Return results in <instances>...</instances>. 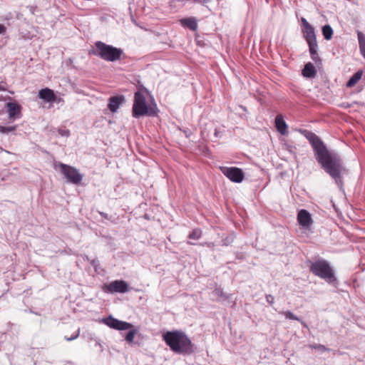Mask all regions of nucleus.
I'll return each instance as SVG.
<instances>
[{
  "mask_svg": "<svg viewBox=\"0 0 365 365\" xmlns=\"http://www.w3.org/2000/svg\"><path fill=\"white\" fill-rule=\"evenodd\" d=\"M302 74L307 78H313L316 76L317 71L312 63H307L304 69L302 70Z\"/></svg>",
  "mask_w": 365,
  "mask_h": 365,
  "instance_id": "nucleus-17",
  "label": "nucleus"
},
{
  "mask_svg": "<svg viewBox=\"0 0 365 365\" xmlns=\"http://www.w3.org/2000/svg\"><path fill=\"white\" fill-rule=\"evenodd\" d=\"M58 134L63 137H68L70 131L68 129H59Z\"/></svg>",
  "mask_w": 365,
  "mask_h": 365,
  "instance_id": "nucleus-28",
  "label": "nucleus"
},
{
  "mask_svg": "<svg viewBox=\"0 0 365 365\" xmlns=\"http://www.w3.org/2000/svg\"><path fill=\"white\" fill-rule=\"evenodd\" d=\"M7 112L10 119L19 118L21 106L16 103L9 102L6 104Z\"/></svg>",
  "mask_w": 365,
  "mask_h": 365,
  "instance_id": "nucleus-11",
  "label": "nucleus"
},
{
  "mask_svg": "<svg viewBox=\"0 0 365 365\" xmlns=\"http://www.w3.org/2000/svg\"><path fill=\"white\" fill-rule=\"evenodd\" d=\"M309 347L312 349H316L320 352H324L327 350V348L322 344H311Z\"/></svg>",
  "mask_w": 365,
  "mask_h": 365,
  "instance_id": "nucleus-25",
  "label": "nucleus"
},
{
  "mask_svg": "<svg viewBox=\"0 0 365 365\" xmlns=\"http://www.w3.org/2000/svg\"><path fill=\"white\" fill-rule=\"evenodd\" d=\"M302 31L304 37L305 38L307 43L317 41L314 29L312 26L306 29L303 28Z\"/></svg>",
  "mask_w": 365,
  "mask_h": 365,
  "instance_id": "nucleus-16",
  "label": "nucleus"
},
{
  "mask_svg": "<svg viewBox=\"0 0 365 365\" xmlns=\"http://www.w3.org/2000/svg\"><path fill=\"white\" fill-rule=\"evenodd\" d=\"M301 21L302 23V25H303V28H307L309 26H310L311 25L309 24V23L304 19V18H302L301 19Z\"/></svg>",
  "mask_w": 365,
  "mask_h": 365,
  "instance_id": "nucleus-29",
  "label": "nucleus"
},
{
  "mask_svg": "<svg viewBox=\"0 0 365 365\" xmlns=\"http://www.w3.org/2000/svg\"><path fill=\"white\" fill-rule=\"evenodd\" d=\"M182 25L187 26L191 30H195L197 27V22L193 18H187L180 20Z\"/></svg>",
  "mask_w": 365,
  "mask_h": 365,
  "instance_id": "nucleus-18",
  "label": "nucleus"
},
{
  "mask_svg": "<svg viewBox=\"0 0 365 365\" xmlns=\"http://www.w3.org/2000/svg\"><path fill=\"white\" fill-rule=\"evenodd\" d=\"M210 0H195V2L196 3H199V4H205L208 2H210Z\"/></svg>",
  "mask_w": 365,
  "mask_h": 365,
  "instance_id": "nucleus-32",
  "label": "nucleus"
},
{
  "mask_svg": "<svg viewBox=\"0 0 365 365\" xmlns=\"http://www.w3.org/2000/svg\"><path fill=\"white\" fill-rule=\"evenodd\" d=\"M124 97L123 96H115L110 98V102L108 103V108L112 112H115L119 107L124 103Z\"/></svg>",
  "mask_w": 365,
  "mask_h": 365,
  "instance_id": "nucleus-14",
  "label": "nucleus"
},
{
  "mask_svg": "<svg viewBox=\"0 0 365 365\" xmlns=\"http://www.w3.org/2000/svg\"><path fill=\"white\" fill-rule=\"evenodd\" d=\"M297 221L299 225L306 230H309L313 224L311 215L306 210H301L299 211L297 215Z\"/></svg>",
  "mask_w": 365,
  "mask_h": 365,
  "instance_id": "nucleus-10",
  "label": "nucleus"
},
{
  "mask_svg": "<svg viewBox=\"0 0 365 365\" xmlns=\"http://www.w3.org/2000/svg\"><path fill=\"white\" fill-rule=\"evenodd\" d=\"M79 332H80V329H79V328H78L76 329L74 335L71 336H65V339L67 340V341H72V340L76 339L78 336Z\"/></svg>",
  "mask_w": 365,
  "mask_h": 365,
  "instance_id": "nucleus-27",
  "label": "nucleus"
},
{
  "mask_svg": "<svg viewBox=\"0 0 365 365\" xmlns=\"http://www.w3.org/2000/svg\"><path fill=\"white\" fill-rule=\"evenodd\" d=\"M16 126H3V125H0V133H11V132H14L16 130Z\"/></svg>",
  "mask_w": 365,
  "mask_h": 365,
  "instance_id": "nucleus-24",
  "label": "nucleus"
},
{
  "mask_svg": "<svg viewBox=\"0 0 365 365\" xmlns=\"http://www.w3.org/2000/svg\"><path fill=\"white\" fill-rule=\"evenodd\" d=\"M322 34L326 40H330L332 38L333 30L329 25H325L322 27Z\"/></svg>",
  "mask_w": 365,
  "mask_h": 365,
  "instance_id": "nucleus-21",
  "label": "nucleus"
},
{
  "mask_svg": "<svg viewBox=\"0 0 365 365\" xmlns=\"http://www.w3.org/2000/svg\"><path fill=\"white\" fill-rule=\"evenodd\" d=\"M202 232L200 230L195 229L193 230L192 232L189 235V238L190 240H197L200 239L201 237Z\"/></svg>",
  "mask_w": 365,
  "mask_h": 365,
  "instance_id": "nucleus-23",
  "label": "nucleus"
},
{
  "mask_svg": "<svg viewBox=\"0 0 365 365\" xmlns=\"http://www.w3.org/2000/svg\"><path fill=\"white\" fill-rule=\"evenodd\" d=\"M267 301L269 302V301H271V299H268V298H267Z\"/></svg>",
  "mask_w": 365,
  "mask_h": 365,
  "instance_id": "nucleus-34",
  "label": "nucleus"
},
{
  "mask_svg": "<svg viewBox=\"0 0 365 365\" xmlns=\"http://www.w3.org/2000/svg\"><path fill=\"white\" fill-rule=\"evenodd\" d=\"M275 126L277 129V130L282 134V135H286L287 134V125L284 120V118L282 115H277L275 118Z\"/></svg>",
  "mask_w": 365,
  "mask_h": 365,
  "instance_id": "nucleus-15",
  "label": "nucleus"
},
{
  "mask_svg": "<svg viewBox=\"0 0 365 365\" xmlns=\"http://www.w3.org/2000/svg\"><path fill=\"white\" fill-rule=\"evenodd\" d=\"M284 315L287 319L300 321V319L297 316H295L293 313H292L289 311L284 312Z\"/></svg>",
  "mask_w": 365,
  "mask_h": 365,
  "instance_id": "nucleus-26",
  "label": "nucleus"
},
{
  "mask_svg": "<svg viewBox=\"0 0 365 365\" xmlns=\"http://www.w3.org/2000/svg\"><path fill=\"white\" fill-rule=\"evenodd\" d=\"M6 91V83L4 82H1L0 83V91Z\"/></svg>",
  "mask_w": 365,
  "mask_h": 365,
  "instance_id": "nucleus-31",
  "label": "nucleus"
},
{
  "mask_svg": "<svg viewBox=\"0 0 365 365\" xmlns=\"http://www.w3.org/2000/svg\"><path fill=\"white\" fill-rule=\"evenodd\" d=\"M132 111L133 116L136 118L154 116L158 113V108L149 93L145 89H140L135 93Z\"/></svg>",
  "mask_w": 365,
  "mask_h": 365,
  "instance_id": "nucleus-2",
  "label": "nucleus"
},
{
  "mask_svg": "<svg viewBox=\"0 0 365 365\" xmlns=\"http://www.w3.org/2000/svg\"><path fill=\"white\" fill-rule=\"evenodd\" d=\"M128 290V284L123 280H115L106 287V291L110 293H125Z\"/></svg>",
  "mask_w": 365,
  "mask_h": 365,
  "instance_id": "nucleus-9",
  "label": "nucleus"
},
{
  "mask_svg": "<svg viewBox=\"0 0 365 365\" xmlns=\"http://www.w3.org/2000/svg\"><path fill=\"white\" fill-rule=\"evenodd\" d=\"M6 33V27L0 24V35H4Z\"/></svg>",
  "mask_w": 365,
  "mask_h": 365,
  "instance_id": "nucleus-30",
  "label": "nucleus"
},
{
  "mask_svg": "<svg viewBox=\"0 0 365 365\" xmlns=\"http://www.w3.org/2000/svg\"><path fill=\"white\" fill-rule=\"evenodd\" d=\"M96 54L108 61H115L120 58L123 51L120 48L107 45L103 42L96 43Z\"/></svg>",
  "mask_w": 365,
  "mask_h": 365,
  "instance_id": "nucleus-5",
  "label": "nucleus"
},
{
  "mask_svg": "<svg viewBox=\"0 0 365 365\" xmlns=\"http://www.w3.org/2000/svg\"><path fill=\"white\" fill-rule=\"evenodd\" d=\"M53 168L66 178L68 182L78 185L83 179V175L79 173V171L71 165L55 161L53 163Z\"/></svg>",
  "mask_w": 365,
  "mask_h": 365,
  "instance_id": "nucleus-6",
  "label": "nucleus"
},
{
  "mask_svg": "<svg viewBox=\"0 0 365 365\" xmlns=\"http://www.w3.org/2000/svg\"><path fill=\"white\" fill-rule=\"evenodd\" d=\"M212 294L215 297H216L217 299L219 300H222V299H227V296L224 294V292H222V290L220 289H215L213 292H212Z\"/></svg>",
  "mask_w": 365,
  "mask_h": 365,
  "instance_id": "nucleus-22",
  "label": "nucleus"
},
{
  "mask_svg": "<svg viewBox=\"0 0 365 365\" xmlns=\"http://www.w3.org/2000/svg\"><path fill=\"white\" fill-rule=\"evenodd\" d=\"M163 339L176 353L189 354L193 351L191 341L183 332L168 331L163 335Z\"/></svg>",
  "mask_w": 365,
  "mask_h": 365,
  "instance_id": "nucleus-3",
  "label": "nucleus"
},
{
  "mask_svg": "<svg viewBox=\"0 0 365 365\" xmlns=\"http://www.w3.org/2000/svg\"><path fill=\"white\" fill-rule=\"evenodd\" d=\"M361 76H362V71H359L356 72L349 80L346 86L348 87L354 86L361 79Z\"/></svg>",
  "mask_w": 365,
  "mask_h": 365,
  "instance_id": "nucleus-20",
  "label": "nucleus"
},
{
  "mask_svg": "<svg viewBox=\"0 0 365 365\" xmlns=\"http://www.w3.org/2000/svg\"><path fill=\"white\" fill-rule=\"evenodd\" d=\"M315 151L317 159L325 171L329 173L337 183L341 182V174L344 171L340 159L328 152L320 139L314 134L307 136Z\"/></svg>",
  "mask_w": 365,
  "mask_h": 365,
  "instance_id": "nucleus-1",
  "label": "nucleus"
},
{
  "mask_svg": "<svg viewBox=\"0 0 365 365\" xmlns=\"http://www.w3.org/2000/svg\"><path fill=\"white\" fill-rule=\"evenodd\" d=\"M267 301L269 302V301H271V299H268V298H267Z\"/></svg>",
  "mask_w": 365,
  "mask_h": 365,
  "instance_id": "nucleus-35",
  "label": "nucleus"
},
{
  "mask_svg": "<svg viewBox=\"0 0 365 365\" xmlns=\"http://www.w3.org/2000/svg\"><path fill=\"white\" fill-rule=\"evenodd\" d=\"M222 173L231 181L234 182H241L244 178L242 170L237 168L221 167Z\"/></svg>",
  "mask_w": 365,
  "mask_h": 365,
  "instance_id": "nucleus-8",
  "label": "nucleus"
},
{
  "mask_svg": "<svg viewBox=\"0 0 365 365\" xmlns=\"http://www.w3.org/2000/svg\"><path fill=\"white\" fill-rule=\"evenodd\" d=\"M103 322L110 328L116 329L118 331L128 330V332L125 336V339L128 343H133L135 334L138 331V329L130 323L127 322L120 321L113 317H109L103 319Z\"/></svg>",
  "mask_w": 365,
  "mask_h": 365,
  "instance_id": "nucleus-4",
  "label": "nucleus"
},
{
  "mask_svg": "<svg viewBox=\"0 0 365 365\" xmlns=\"http://www.w3.org/2000/svg\"><path fill=\"white\" fill-rule=\"evenodd\" d=\"M38 96L48 103H53L56 101V96L53 91L48 88L40 90Z\"/></svg>",
  "mask_w": 365,
  "mask_h": 365,
  "instance_id": "nucleus-12",
  "label": "nucleus"
},
{
  "mask_svg": "<svg viewBox=\"0 0 365 365\" xmlns=\"http://www.w3.org/2000/svg\"><path fill=\"white\" fill-rule=\"evenodd\" d=\"M309 50L312 59L316 63H320L321 58L318 54V45L317 41L308 42Z\"/></svg>",
  "mask_w": 365,
  "mask_h": 365,
  "instance_id": "nucleus-13",
  "label": "nucleus"
},
{
  "mask_svg": "<svg viewBox=\"0 0 365 365\" xmlns=\"http://www.w3.org/2000/svg\"><path fill=\"white\" fill-rule=\"evenodd\" d=\"M311 271L317 276L325 279L329 283L336 281L334 272L325 260H318L311 266Z\"/></svg>",
  "mask_w": 365,
  "mask_h": 365,
  "instance_id": "nucleus-7",
  "label": "nucleus"
},
{
  "mask_svg": "<svg viewBox=\"0 0 365 365\" xmlns=\"http://www.w3.org/2000/svg\"><path fill=\"white\" fill-rule=\"evenodd\" d=\"M357 36L361 53L365 58V36L361 31H358Z\"/></svg>",
  "mask_w": 365,
  "mask_h": 365,
  "instance_id": "nucleus-19",
  "label": "nucleus"
},
{
  "mask_svg": "<svg viewBox=\"0 0 365 365\" xmlns=\"http://www.w3.org/2000/svg\"><path fill=\"white\" fill-rule=\"evenodd\" d=\"M92 263H93V266H94L95 261H94V260H93V261H92Z\"/></svg>",
  "mask_w": 365,
  "mask_h": 365,
  "instance_id": "nucleus-33",
  "label": "nucleus"
}]
</instances>
